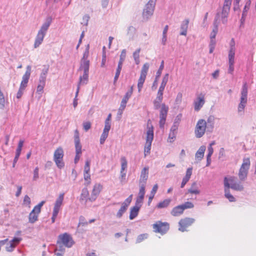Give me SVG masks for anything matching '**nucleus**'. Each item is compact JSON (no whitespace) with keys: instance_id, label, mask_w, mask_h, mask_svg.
<instances>
[{"instance_id":"nucleus-1","label":"nucleus","mask_w":256,"mask_h":256,"mask_svg":"<svg viewBox=\"0 0 256 256\" xmlns=\"http://www.w3.org/2000/svg\"><path fill=\"white\" fill-rule=\"evenodd\" d=\"M52 22V18L50 16H48L46 18L44 22L41 26L36 37L34 44V48L38 47L42 42L44 37L45 36Z\"/></svg>"},{"instance_id":"nucleus-2","label":"nucleus","mask_w":256,"mask_h":256,"mask_svg":"<svg viewBox=\"0 0 256 256\" xmlns=\"http://www.w3.org/2000/svg\"><path fill=\"white\" fill-rule=\"evenodd\" d=\"M162 100H158L157 98L154 101V108L156 110L158 109L160 106V104ZM168 107L166 106L164 104H162L161 105V108L160 114V127L161 128H164L165 124L166 118L167 116L168 112Z\"/></svg>"},{"instance_id":"nucleus-3","label":"nucleus","mask_w":256,"mask_h":256,"mask_svg":"<svg viewBox=\"0 0 256 256\" xmlns=\"http://www.w3.org/2000/svg\"><path fill=\"white\" fill-rule=\"evenodd\" d=\"M89 44H87L86 51L83 54L82 59L83 64H82V68L84 70V74L82 77L81 76V85L86 84L88 81V71H89V66H90V61L87 60L88 54H89Z\"/></svg>"},{"instance_id":"nucleus-4","label":"nucleus","mask_w":256,"mask_h":256,"mask_svg":"<svg viewBox=\"0 0 256 256\" xmlns=\"http://www.w3.org/2000/svg\"><path fill=\"white\" fill-rule=\"evenodd\" d=\"M236 50V44L234 39H231L230 42V49L228 50V72L232 74L234 70V56Z\"/></svg>"},{"instance_id":"nucleus-5","label":"nucleus","mask_w":256,"mask_h":256,"mask_svg":"<svg viewBox=\"0 0 256 256\" xmlns=\"http://www.w3.org/2000/svg\"><path fill=\"white\" fill-rule=\"evenodd\" d=\"M248 86L246 82H244L242 86L240 92V102L238 108V112L240 115L244 112V108L248 101Z\"/></svg>"},{"instance_id":"nucleus-6","label":"nucleus","mask_w":256,"mask_h":256,"mask_svg":"<svg viewBox=\"0 0 256 256\" xmlns=\"http://www.w3.org/2000/svg\"><path fill=\"white\" fill-rule=\"evenodd\" d=\"M224 188L229 190L231 188L232 190L238 191H242L244 190V186L240 182L235 181V178L230 176L228 178L226 177L224 178Z\"/></svg>"},{"instance_id":"nucleus-7","label":"nucleus","mask_w":256,"mask_h":256,"mask_svg":"<svg viewBox=\"0 0 256 256\" xmlns=\"http://www.w3.org/2000/svg\"><path fill=\"white\" fill-rule=\"evenodd\" d=\"M156 0H150L146 4L142 12V18L145 21L148 20L152 16L155 8Z\"/></svg>"},{"instance_id":"nucleus-8","label":"nucleus","mask_w":256,"mask_h":256,"mask_svg":"<svg viewBox=\"0 0 256 256\" xmlns=\"http://www.w3.org/2000/svg\"><path fill=\"white\" fill-rule=\"evenodd\" d=\"M250 166V160L249 158H244L243 160V162L238 172V177L241 181H244L246 180L248 170Z\"/></svg>"},{"instance_id":"nucleus-9","label":"nucleus","mask_w":256,"mask_h":256,"mask_svg":"<svg viewBox=\"0 0 256 256\" xmlns=\"http://www.w3.org/2000/svg\"><path fill=\"white\" fill-rule=\"evenodd\" d=\"M207 131V126L206 120L204 119L199 120L196 126L194 129V134L196 138H202Z\"/></svg>"},{"instance_id":"nucleus-10","label":"nucleus","mask_w":256,"mask_h":256,"mask_svg":"<svg viewBox=\"0 0 256 256\" xmlns=\"http://www.w3.org/2000/svg\"><path fill=\"white\" fill-rule=\"evenodd\" d=\"M44 203L45 201H42L38 205L34 207L28 216L29 222L34 224L38 220V214H40L41 211V208L44 204Z\"/></svg>"},{"instance_id":"nucleus-11","label":"nucleus","mask_w":256,"mask_h":256,"mask_svg":"<svg viewBox=\"0 0 256 256\" xmlns=\"http://www.w3.org/2000/svg\"><path fill=\"white\" fill-rule=\"evenodd\" d=\"M64 156V151L61 147L58 148L54 152V160L58 168L60 169L64 166V163L62 160Z\"/></svg>"},{"instance_id":"nucleus-12","label":"nucleus","mask_w":256,"mask_h":256,"mask_svg":"<svg viewBox=\"0 0 256 256\" xmlns=\"http://www.w3.org/2000/svg\"><path fill=\"white\" fill-rule=\"evenodd\" d=\"M150 65L148 63H145L141 70L140 74V78L138 80V92H140L143 86V84L146 80V76L148 70L149 69Z\"/></svg>"},{"instance_id":"nucleus-13","label":"nucleus","mask_w":256,"mask_h":256,"mask_svg":"<svg viewBox=\"0 0 256 256\" xmlns=\"http://www.w3.org/2000/svg\"><path fill=\"white\" fill-rule=\"evenodd\" d=\"M152 227L154 232L160 233L162 234H166L170 228L168 223L163 222L161 221H158L153 224Z\"/></svg>"},{"instance_id":"nucleus-14","label":"nucleus","mask_w":256,"mask_h":256,"mask_svg":"<svg viewBox=\"0 0 256 256\" xmlns=\"http://www.w3.org/2000/svg\"><path fill=\"white\" fill-rule=\"evenodd\" d=\"M58 242L62 244L68 248H70L74 244L70 235L66 232L59 235Z\"/></svg>"},{"instance_id":"nucleus-15","label":"nucleus","mask_w":256,"mask_h":256,"mask_svg":"<svg viewBox=\"0 0 256 256\" xmlns=\"http://www.w3.org/2000/svg\"><path fill=\"white\" fill-rule=\"evenodd\" d=\"M232 0H224L222 12H221V16L222 22L226 24L227 22V17L229 14L230 6Z\"/></svg>"},{"instance_id":"nucleus-16","label":"nucleus","mask_w":256,"mask_h":256,"mask_svg":"<svg viewBox=\"0 0 256 256\" xmlns=\"http://www.w3.org/2000/svg\"><path fill=\"white\" fill-rule=\"evenodd\" d=\"M90 160H87L84 166V184L86 186H88L91 182L90 175L89 173L90 170Z\"/></svg>"},{"instance_id":"nucleus-17","label":"nucleus","mask_w":256,"mask_h":256,"mask_svg":"<svg viewBox=\"0 0 256 256\" xmlns=\"http://www.w3.org/2000/svg\"><path fill=\"white\" fill-rule=\"evenodd\" d=\"M194 221V218H186L180 220L178 222L180 226L178 230L182 232L186 231V228L190 226Z\"/></svg>"},{"instance_id":"nucleus-18","label":"nucleus","mask_w":256,"mask_h":256,"mask_svg":"<svg viewBox=\"0 0 256 256\" xmlns=\"http://www.w3.org/2000/svg\"><path fill=\"white\" fill-rule=\"evenodd\" d=\"M31 73V66H26V70L25 74H24L22 78V80L20 83V87L21 89H25L27 86V84L28 82Z\"/></svg>"},{"instance_id":"nucleus-19","label":"nucleus","mask_w":256,"mask_h":256,"mask_svg":"<svg viewBox=\"0 0 256 256\" xmlns=\"http://www.w3.org/2000/svg\"><path fill=\"white\" fill-rule=\"evenodd\" d=\"M146 144H151L154 138V128L150 120L147 123Z\"/></svg>"},{"instance_id":"nucleus-20","label":"nucleus","mask_w":256,"mask_h":256,"mask_svg":"<svg viewBox=\"0 0 256 256\" xmlns=\"http://www.w3.org/2000/svg\"><path fill=\"white\" fill-rule=\"evenodd\" d=\"M205 102L204 96L200 94L194 101V108L196 111H198Z\"/></svg>"},{"instance_id":"nucleus-21","label":"nucleus","mask_w":256,"mask_h":256,"mask_svg":"<svg viewBox=\"0 0 256 256\" xmlns=\"http://www.w3.org/2000/svg\"><path fill=\"white\" fill-rule=\"evenodd\" d=\"M102 188V186L100 184H96L93 188L91 196L88 198L86 200H89L90 202H92L96 200L97 198V196L100 194Z\"/></svg>"},{"instance_id":"nucleus-22","label":"nucleus","mask_w":256,"mask_h":256,"mask_svg":"<svg viewBox=\"0 0 256 256\" xmlns=\"http://www.w3.org/2000/svg\"><path fill=\"white\" fill-rule=\"evenodd\" d=\"M148 168L144 167L142 170L140 178L139 180V185L143 184L146 186L148 178Z\"/></svg>"},{"instance_id":"nucleus-23","label":"nucleus","mask_w":256,"mask_h":256,"mask_svg":"<svg viewBox=\"0 0 256 256\" xmlns=\"http://www.w3.org/2000/svg\"><path fill=\"white\" fill-rule=\"evenodd\" d=\"M215 118L214 116H210L206 121L207 132H212L214 126Z\"/></svg>"},{"instance_id":"nucleus-24","label":"nucleus","mask_w":256,"mask_h":256,"mask_svg":"<svg viewBox=\"0 0 256 256\" xmlns=\"http://www.w3.org/2000/svg\"><path fill=\"white\" fill-rule=\"evenodd\" d=\"M220 17V13H218L216 16L214 22V28L212 30V32L210 34V38H215L216 36L218 33V19Z\"/></svg>"},{"instance_id":"nucleus-25","label":"nucleus","mask_w":256,"mask_h":256,"mask_svg":"<svg viewBox=\"0 0 256 256\" xmlns=\"http://www.w3.org/2000/svg\"><path fill=\"white\" fill-rule=\"evenodd\" d=\"M184 211V208L182 205L178 206L172 208L170 214L172 216H178L182 214Z\"/></svg>"},{"instance_id":"nucleus-26","label":"nucleus","mask_w":256,"mask_h":256,"mask_svg":"<svg viewBox=\"0 0 256 256\" xmlns=\"http://www.w3.org/2000/svg\"><path fill=\"white\" fill-rule=\"evenodd\" d=\"M48 68H44L42 70V72L40 76L38 84H46V77L48 72Z\"/></svg>"},{"instance_id":"nucleus-27","label":"nucleus","mask_w":256,"mask_h":256,"mask_svg":"<svg viewBox=\"0 0 256 256\" xmlns=\"http://www.w3.org/2000/svg\"><path fill=\"white\" fill-rule=\"evenodd\" d=\"M206 150V146H202L196 154V158L200 161L203 158Z\"/></svg>"},{"instance_id":"nucleus-28","label":"nucleus","mask_w":256,"mask_h":256,"mask_svg":"<svg viewBox=\"0 0 256 256\" xmlns=\"http://www.w3.org/2000/svg\"><path fill=\"white\" fill-rule=\"evenodd\" d=\"M189 23V20H184L180 26V29L182 32L180 33V35L186 36L187 34V30L188 28V25Z\"/></svg>"},{"instance_id":"nucleus-29","label":"nucleus","mask_w":256,"mask_h":256,"mask_svg":"<svg viewBox=\"0 0 256 256\" xmlns=\"http://www.w3.org/2000/svg\"><path fill=\"white\" fill-rule=\"evenodd\" d=\"M250 4H251V2H250V0H248L246 2V3L244 8V10H243V12H242V18H241V20H240L241 23H243L244 22V20H245V18H246V12H247L248 10L250 8Z\"/></svg>"},{"instance_id":"nucleus-30","label":"nucleus","mask_w":256,"mask_h":256,"mask_svg":"<svg viewBox=\"0 0 256 256\" xmlns=\"http://www.w3.org/2000/svg\"><path fill=\"white\" fill-rule=\"evenodd\" d=\"M140 208L137 206H134L130 208V219L132 220L134 219L138 215V211Z\"/></svg>"},{"instance_id":"nucleus-31","label":"nucleus","mask_w":256,"mask_h":256,"mask_svg":"<svg viewBox=\"0 0 256 256\" xmlns=\"http://www.w3.org/2000/svg\"><path fill=\"white\" fill-rule=\"evenodd\" d=\"M188 192L195 194H198L200 193V191L197 187L196 182H194L192 184L190 188L188 190Z\"/></svg>"},{"instance_id":"nucleus-32","label":"nucleus","mask_w":256,"mask_h":256,"mask_svg":"<svg viewBox=\"0 0 256 256\" xmlns=\"http://www.w3.org/2000/svg\"><path fill=\"white\" fill-rule=\"evenodd\" d=\"M171 200L170 198H167L163 201L160 202L156 206V208H167L170 204Z\"/></svg>"},{"instance_id":"nucleus-33","label":"nucleus","mask_w":256,"mask_h":256,"mask_svg":"<svg viewBox=\"0 0 256 256\" xmlns=\"http://www.w3.org/2000/svg\"><path fill=\"white\" fill-rule=\"evenodd\" d=\"M158 186L157 184H156L154 186L150 192V196H149L148 200V206H150V204L152 201V199L154 198V196L156 191L158 190Z\"/></svg>"},{"instance_id":"nucleus-34","label":"nucleus","mask_w":256,"mask_h":256,"mask_svg":"<svg viewBox=\"0 0 256 256\" xmlns=\"http://www.w3.org/2000/svg\"><path fill=\"white\" fill-rule=\"evenodd\" d=\"M23 145H18L17 149H16V156H15V158H14V162H13V164H12V167L14 168L15 166V165H16V163L18 159V158L20 156V152H21V151H22V146Z\"/></svg>"},{"instance_id":"nucleus-35","label":"nucleus","mask_w":256,"mask_h":256,"mask_svg":"<svg viewBox=\"0 0 256 256\" xmlns=\"http://www.w3.org/2000/svg\"><path fill=\"white\" fill-rule=\"evenodd\" d=\"M168 74H166L163 77L162 82L158 90H164L165 86L168 82Z\"/></svg>"},{"instance_id":"nucleus-36","label":"nucleus","mask_w":256,"mask_h":256,"mask_svg":"<svg viewBox=\"0 0 256 256\" xmlns=\"http://www.w3.org/2000/svg\"><path fill=\"white\" fill-rule=\"evenodd\" d=\"M224 192V196L226 198H228L230 202H233L236 201V198L230 194V190L228 188H225Z\"/></svg>"},{"instance_id":"nucleus-37","label":"nucleus","mask_w":256,"mask_h":256,"mask_svg":"<svg viewBox=\"0 0 256 256\" xmlns=\"http://www.w3.org/2000/svg\"><path fill=\"white\" fill-rule=\"evenodd\" d=\"M133 92V86H132L130 89L126 94L122 101L127 103L128 99L130 98Z\"/></svg>"},{"instance_id":"nucleus-38","label":"nucleus","mask_w":256,"mask_h":256,"mask_svg":"<svg viewBox=\"0 0 256 256\" xmlns=\"http://www.w3.org/2000/svg\"><path fill=\"white\" fill-rule=\"evenodd\" d=\"M64 194H60V196H58V198L56 199V201L54 206L60 208V207L62 203V201L64 200Z\"/></svg>"},{"instance_id":"nucleus-39","label":"nucleus","mask_w":256,"mask_h":256,"mask_svg":"<svg viewBox=\"0 0 256 256\" xmlns=\"http://www.w3.org/2000/svg\"><path fill=\"white\" fill-rule=\"evenodd\" d=\"M140 48H138L133 53V57L136 64H140Z\"/></svg>"},{"instance_id":"nucleus-40","label":"nucleus","mask_w":256,"mask_h":256,"mask_svg":"<svg viewBox=\"0 0 256 256\" xmlns=\"http://www.w3.org/2000/svg\"><path fill=\"white\" fill-rule=\"evenodd\" d=\"M80 88V80H79V82H78V84L77 90H76V92L75 98H74V102H73V103H72V104H73V106H74V108H76V106H78V99L77 98V97L78 96Z\"/></svg>"},{"instance_id":"nucleus-41","label":"nucleus","mask_w":256,"mask_h":256,"mask_svg":"<svg viewBox=\"0 0 256 256\" xmlns=\"http://www.w3.org/2000/svg\"><path fill=\"white\" fill-rule=\"evenodd\" d=\"M127 208L122 206H121L118 212L116 214V216L117 218H120L122 217L123 214L126 212L127 210Z\"/></svg>"},{"instance_id":"nucleus-42","label":"nucleus","mask_w":256,"mask_h":256,"mask_svg":"<svg viewBox=\"0 0 256 256\" xmlns=\"http://www.w3.org/2000/svg\"><path fill=\"white\" fill-rule=\"evenodd\" d=\"M121 162V170H125L128 166V162L124 156H122L120 158Z\"/></svg>"},{"instance_id":"nucleus-43","label":"nucleus","mask_w":256,"mask_h":256,"mask_svg":"<svg viewBox=\"0 0 256 256\" xmlns=\"http://www.w3.org/2000/svg\"><path fill=\"white\" fill-rule=\"evenodd\" d=\"M140 187V190L138 192V196L140 198H144V194H145V187L146 186H144L143 184L139 185Z\"/></svg>"},{"instance_id":"nucleus-44","label":"nucleus","mask_w":256,"mask_h":256,"mask_svg":"<svg viewBox=\"0 0 256 256\" xmlns=\"http://www.w3.org/2000/svg\"><path fill=\"white\" fill-rule=\"evenodd\" d=\"M132 194H130L125 200L122 204V206H125L127 208L132 200Z\"/></svg>"},{"instance_id":"nucleus-45","label":"nucleus","mask_w":256,"mask_h":256,"mask_svg":"<svg viewBox=\"0 0 256 256\" xmlns=\"http://www.w3.org/2000/svg\"><path fill=\"white\" fill-rule=\"evenodd\" d=\"M122 66L119 65V64L118 65V67H117L116 70V72L115 76L114 78V82H116L117 81V80H118V77L120 74V72L122 69Z\"/></svg>"},{"instance_id":"nucleus-46","label":"nucleus","mask_w":256,"mask_h":256,"mask_svg":"<svg viewBox=\"0 0 256 256\" xmlns=\"http://www.w3.org/2000/svg\"><path fill=\"white\" fill-rule=\"evenodd\" d=\"M76 154L74 159V163L76 164L78 162L80 159L79 154H80V145H76Z\"/></svg>"},{"instance_id":"nucleus-47","label":"nucleus","mask_w":256,"mask_h":256,"mask_svg":"<svg viewBox=\"0 0 256 256\" xmlns=\"http://www.w3.org/2000/svg\"><path fill=\"white\" fill-rule=\"evenodd\" d=\"M148 238V234H144L139 235L136 239V242L140 243L142 242L144 240Z\"/></svg>"},{"instance_id":"nucleus-48","label":"nucleus","mask_w":256,"mask_h":256,"mask_svg":"<svg viewBox=\"0 0 256 256\" xmlns=\"http://www.w3.org/2000/svg\"><path fill=\"white\" fill-rule=\"evenodd\" d=\"M181 205L182 206L184 210L186 208H193L194 206V204L192 202H186L184 204Z\"/></svg>"},{"instance_id":"nucleus-49","label":"nucleus","mask_w":256,"mask_h":256,"mask_svg":"<svg viewBox=\"0 0 256 256\" xmlns=\"http://www.w3.org/2000/svg\"><path fill=\"white\" fill-rule=\"evenodd\" d=\"M143 198L138 196L134 206H137V207L138 206L139 208H140L142 206V204L143 203Z\"/></svg>"},{"instance_id":"nucleus-50","label":"nucleus","mask_w":256,"mask_h":256,"mask_svg":"<svg viewBox=\"0 0 256 256\" xmlns=\"http://www.w3.org/2000/svg\"><path fill=\"white\" fill-rule=\"evenodd\" d=\"M108 132L103 131V132L100 136V142L101 144L104 143L106 139L107 138L108 136Z\"/></svg>"},{"instance_id":"nucleus-51","label":"nucleus","mask_w":256,"mask_h":256,"mask_svg":"<svg viewBox=\"0 0 256 256\" xmlns=\"http://www.w3.org/2000/svg\"><path fill=\"white\" fill-rule=\"evenodd\" d=\"M126 103L122 101L121 102L120 106L118 108V113L121 114L123 112V110H124L126 106Z\"/></svg>"},{"instance_id":"nucleus-52","label":"nucleus","mask_w":256,"mask_h":256,"mask_svg":"<svg viewBox=\"0 0 256 256\" xmlns=\"http://www.w3.org/2000/svg\"><path fill=\"white\" fill-rule=\"evenodd\" d=\"M151 145L146 146L144 148V157L149 154L150 152Z\"/></svg>"},{"instance_id":"nucleus-53","label":"nucleus","mask_w":256,"mask_h":256,"mask_svg":"<svg viewBox=\"0 0 256 256\" xmlns=\"http://www.w3.org/2000/svg\"><path fill=\"white\" fill-rule=\"evenodd\" d=\"M38 168L36 167L34 170V176H33V180H36L38 178Z\"/></svg>"},{"instance_id":"nucleus-54","label":"nucleus","mask_w":256,"mask_h":256,"mask_svg":"<svg viewBox=\"0 0 256 256\" xmlns=\"http://www.w3.org/2000/svg\"><path fill=\"white\" fill-rule=\"evenodd\" d=\"M91 128V124L89 122H84L83 123V128L85 131L87 132Z\"/></svg>"},{"instance_id":"nucleus-55","label":"nucleus","mask_w":256,"mask_h":256,"mask_svg":"<svg viewBox=\"0 0 256 256\" xmlns=\"http://www.w3.org/2000/svg\"><path fill=\"white\" fill-rule=\"evenodd\" d=\"M89 20H90L89 16L88 14L84 15L82 18L83 22H81V24H83L84 26H87Z\"/></svg>"},{"instance_id":"nucleus-56","label":"nucleus","mask_w":256,"mask_h":256,"mask_svg":"<svg viewBox=\"0 0 256 256\" xmlns=\"http://www.w3.org/2000/svg\"><path fill=\"white\" fill-rule=\"evenodd\" d=\"M164 67V60H162L161 62V64L158 70L156 72V77H159L160 76V74H162V71L163 70Z\"/></svg>"},{"instance_id":"nucleus-57","label":"nucleus","mask_w":256,"mask_h":256,"mask_svg":"<svg viewBox=\"0 0 256 256\" xmlns=\"http://www.w3.org/2000/svg\"><path fill=\"white\" fill-rule=\"evenodd\" d=\"M16 244L12 242H10V244L6 246V250L8 252H12L14 248H15Z\"/></svg>"},{"instance_id":"nucleus-58","label":"nucleus","mask_w":256,"mask_h":256,"mask_svg":"<svg viewBox=\"0 0 256 256\" xmlns=\"http://www.w3.org/2000/svg\"><path fill=\"white\" fill-rule=\"evenodd\" d=\"M110 127H111L110 122H104V128L103 131L108 132L110 130Z\"/></svg>"},{"instance_id":"nucleus-59","label":"nucleus","mask_w":256,"mask_h":256,"mask_svg":"<svg viewBox=\"0 0 256 256\" xmlns=\"http://www.w3.org/2000/svg\"><path fill=\"white\" fill-rule=\"evenodd\" d=\"M176 133L175 132H170L168 137V142H172L174 141V138L176 137Z\"/></svg>"},{"instance_id":"nucleus-60","label":"nucleus","mask_w":256,"mask_h":256,"mask_svg":"<svg viewBox=\"0 0 256 256\" xmlns=\"http://www.w3.org/2000/svg\"><path fill=\"white\" fill-rule=\"evenodd\" d=\"M74 137L75 144H79L80 139H79V136H78V130H76L75 131V134H74Z\"/></svg>"},{"instance_id":"nucleus-61","label":"nucleus","mask_w":256,"mask_h":256,"mask_svg":"<svg viewBox=\"0 0 256 256\" xmlns=\"http://www.w3.org/2000/svg\"><path fill=\"white\" fill-rule=\"evenodd\" d=\"M163 92H164V90H158L156 98H157L158 100H162Z\"/></svg>"},{"instance_id":"nucleus-62","label":"nucleus","mask_w":256,"mask_h":256,"mask_svg":"<svg viewBox=\"0 0 256 256\" xmlns=\"http://www.w3.org/2000/svg\"><path fill=\"white\" fill-rule=\"evenodd\" d=\"M192 168H188L186 170V174L185 176L190 179V176L192 174Z\"/></svg>"},{"instance_id":"nucleus-63","label":"nucleus","mask_w":256,"mask_h":256,"mask_svg":"<svg viewBox=\"0 0 256 256\" xmlns=\"http://www.w3.org/2000/svg\"><path fill=\"white\" fill-rule=\"evenodd\" d=\"M22 240V239L20 238H14L12 240H10V242H12L13 244H14L16 246V244H19V242Z\"/></svg>"},{"instance_id":"nucleus-64","label":"nucleus","mask_w":256,"mask_h":256,"mask_svg":"<svg viewBox=\"0 0 256 256\" xmlns=\"http://www.w3.org/2000/svg\"><path fill=\"white\" fill-rule=\"evenodd\" d=\"M44 86V84H38L36 88L37 92H42Z\"/></svg>"}]
</instances>
